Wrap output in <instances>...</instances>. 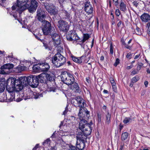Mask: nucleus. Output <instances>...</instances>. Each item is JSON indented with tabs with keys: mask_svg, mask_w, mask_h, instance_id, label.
I'll return each mask as SVG.
<instances>
[{
	"mask_svg": "<svg viewBox=\"0 0 150 150\" xmlns=\"http://www.w3.org/2000/svg\"><path fill=\"white\" fill-rule=\"evenodd\" d=\"M10 82L11 86H9V88H13V91H16V94L17 96H20L18 92L23 88L24 86H25L22 82V80L16 79L15 78L9 79L6 81L7 86H8V83Z\"/></svg>",
	"mask_w": 150,
	"mask_h": 150,
	"instance_id": "f257e3e1",
	"label": "nucleus"
},
{
	"mask_svg": "<svg viewBox=\"0 0 150 150\" xmlns=\"http://www.w3.org/2000/svg\"><path fill=\"white\" fill-rule=\"evenodd\" d=\"M75 100L77 102L79 107L80 108L79 116L83 118L85 117V114H86V117H88L89 116V112L86 108H84V105L86 104L84 100L80 96L76 97Z\"/></svg>",
	"mask_w": 150,
	"mask_h": 150,
	"instance_id": "f03ea898",
	"label": "nucleus"
},
{
	"mask_svg": "<svg viewBox=\"0 0 150 150\" xmlns=\"http://www.w3.org/2000/svg\"><path fill=\"white\" fill-rule=\"evenodd\" d=\"M66 61V58L59 52L55 54L52 59L53 64L57 67L64 65Z\"/></svg>",
	"mask_w": 150,
	"mask_h": 150,
	"instance_id": "7ed1b4c3",
	"label": "nucleus"
},
{
	"mask_svg": "<svg viewBox=\"0 0 150 150\" xmlns=\"http://www.w3.org/2000/svg\"><path fill=\"white\" fill-rule=\"evenodd\" d=\"M6 89L9 93V95H8V97H7V101L10 102L15 100L18 102H20L21 101L22 99V98H19V96H15V95H17L15 93V92L13 91V88H9V86H7Z\"/></svg>",
	"mask_w": 150,
	"mask_h": 150,
	"instance_id": "20e7f679",
	"label": "nucleus"
},
{
	"mask_svg": "<svg viewBox=\"0 0 150 150\" xmlns=\"http://www.w3.org/2000/svg\"><path fill=\"white\" fill-rule=\"evenodd\" d=\"M61 79L64 83L68 85L72 84L74 82V78L73 75L67 72L62 74Z\"/></svg>",
	"mask_w": 150,
	"mask_h": 150,
	"instance_id": "39448f33",
	"label": "nucleus"
},
{
	"mask_svg": "<svg viewBox=\"0 0 150 150\" xmlns=\"http://www.w3.org/2000/svg\"><path fill=\"white\" fill-rule=\"evenodd\" d=\"M41 83H44L46 81L52 80V77L49 74L46 73H43L37 76Z\"/></svg>",
	"mask_w": 150,
	"mask_h": 150,
	"instance_id": "423d86ee",
	"label": "nucleus"
},
{
	"mask_svg": "<svg viewBox=\"0 0 150 150\" xmlns=\"http://www.w3.org/2000/svg\"><path fill=\"white\" fill-rule=\"evenodd\" d=\"M37 16L39 21L43 23V24L45 23L46 15L44 10H38L37 11Z\"/></svg>",
	"mask_w": 150,
	"mask_h": 150,
	"instance_id": "0eeeda50",
	"label": "nucleus"
},
{
	"mask_svg": "<svg viewBox=\"0 0 150 150\" xmlns=\"http://www.w3.org/2000/svg\"><path fill=\"white\" fill-rule=\"evenodd\" d=\"M38 5V2L35 0H31L30 4L26 3L24 5V9H36Z\"/></svg>",
	"mask_w": 150,
	"mask_h": 150,
	"instance_id": "6e6552de",
	"label": "nucleus"
},
{
	"mask_svg": "<svg viewBox=\"0 0 150 150\" xmlns=\"http://www.w3.org/2000/svg\"><path fill=\"white\" fill-rule=\"evenodd\" d=\"M44 27L42 29V30L44 35H47L52 32V29L51 24L48 21H45V23L43 24Z\"/></svg>",
	"mask_w": 150,
	"mask_h": 150,
	"instance_id": "1a4fd4ad",
	"label": "nucleus"
},
{
	"mask_svg": "<svg viewBox=\"0 0 150 150\" xmlns=\"http://www.w3.org/2000/svg\"><path fill=\"white\" fill-rule=\"evenodd\" d=\"M58 26L59 29L63 31H67L69 28L68 23L63 20H60L58 21Z\"/></svg>",
	"mask_w": 150,
	"mask_h": 150,
	"instance_id": "9d476101",
	"label": "nucleus"
},
{
	"mask_svg": "<svg viewBox=\"0 0 150 150\" xmlns=\"http://www.w3.org/2000/svg\"><path fill=\"white\" fill-rule=\"evenodd\" d=\"M30 63L28 61H25L23 62V66H18L15 69L14 71L17 73L20 72L22 71L25 70L27 67H26V66L29 65Z\"/></svg>",
	"mask_w": 150,
	"mask_h": 150,
	"instance_id": "9b49d317",
	"label": "nucleus"
},
{
	"mask_svg": "<svg viewBox=\"0 0 150 150\" xmlns=\"http://www.w3.org/2000/svg\"><path fill=\"white\" fill-rule=\"evenodd\" d=\"M22 3L20 0H17L16 2L13 3V5L12 6V9H22L25 8V7L23 8L25 4L23 5Z\"/></svg>",
	"mask_w": 150,
	"mask_h": 150,
	"instance_id": "f8f14e48",
	"label": "nucleus"
},
{
	"mask_svg": "<svg viewBox=\"0 0 150 150\" xmlns=\"http://www.w3.org/2000/svg\"><path fill=\"white\" fill-rule=\"evenodd\" d=\"M53 41L54 46H57L60 44V40L59 36L57 33L53 32L51 35Z\"/></svg>",
	"mask_w": 150,
	"mask_h": 150,
	"instance_id": "ddd939ff",
	"label": "nucleus"
},
{
	"mask_svg": "<svg viewBox=\"0 0 150 150\" xmlns=\"http://www.w3.org/2000/svg\"><path fill=\"white\" fill-rule=\"evenodd\" d=\"M84 116L85 117L83 118L79 116L81 120L79 124V129L82 131L86 127V125L87 124H87L86 121L84 119V118H85L86 116V114H85Z\"/></svg>",
	"mask_w": 150,
	"mask_h": 150,
	"instance_id": "4468645a",
	"label": "nucleus"
},
{
	"mask_svg": "<svg viewBox=\"0 0 150 150\" xmlns=\"http://www.w3.org/2000/svg\"><path fill=\"white\" fill-rule=\"evenodd\" d=\"M28 80H30L32 81V84H31V86L33 88L37 87L38 85L39 79L38 77L36 76H32V77H28Z\"/></svg>",
	"mask_w": 150,
	"mask_h": 150,
	"instance_id": "2eb2a0df",
	"label": "nucleus"
},
{
	"mask_svg": "<svg viewBox=\"0 0 150 150\" xmlns=\"http://www.w3.org/2000/svg\"><path fill=\"white\" fill-rule=\"evenodd\" d=\"M39 68L41 71H47L49 69L50 67L48 63L44 62L39 64Z\"/></svg>",
	"mask_w": 150,
	"mask_h": 150,
	"instance_id": "dca6fc26",
	"label": "nucleus"
},
{
	"mask_svg": "<svg viewBox=\"0 0 150 150\" xmlns=\"http://www.w3.org/2000/svg\"><path fill=\"white\" fill-rule=\"evenodd\" d=\"M91 125L90 124L86 125L84 129L82 130V132L87 136L90 135L91 132Z\"/></svg>",
	"mask_w": 150,
	"mask_h": 150,
	"instance_id": "f3484780",
	"label": "nucleus"
},
{
	"mask_svg": "<svg viewBox=\"0 0 150 150\" xmlns=\"http://www.w3.org/2000/svg\"><path fill=\"white\" fill-rule=\"evenodd\" d=\"M87 136L82 132L81 134H79L76 136L77 141L85 142L86 141Z\"/></svg>",
	"mask_w": 150,
	"mask_h": 150,
	"instance_id": "a211bd4d",
	"label": "nucleus"
},
{
	"mask_svg": "<svg viewBox=\"0 0 150 150\" xmlns=\"http://www.w3.org/2000/svg\"><path fill=\"white\" fill-rule=\"evenodd\" d=\"M28 77H32L30 76L25 77H24L23 79H22V82H23V83L24 85H25V86H26L28 85L31 86V84H32V81H31L30 80H28Z\"/></svg>",
	"mask_w": 150,
	"mask_h": 150,
	"instance_id": "6ab92c4d",
	"label": "nucleus"
},
{
	"mask_svg": "<svg viewBox=\"0 0 150 150\" xmlns=\"http://www.w3.org/2000/svg\"><path fill=\"white\" fill-rule=\"evenodd\" d=\"M67 39L68 40L70 41L76 40L79 39V37L76 34L71 33L70 35L67 37Z\"/></svg>",
	"mask_w": 150,
	"mask_h": 150,
	"instance_id": "aec40b11",
	"label": "nucleus"
},
{
	"mask_svg": "<svg viewBox=\"0 0 150 150\" xmlns=\"http://www.w3.org/2000/svg\"><path fill=\"white\" fill-rule=\"evenodd\" d=\"M141 18L142 21L147 22L150 20V16L148 14L144 13L141 16Z\"/></svg>",
	"mask_w": 150,
	"mask_h": 150,
	"instance_id": "412c9836",
	"label": "nucleus"
},
{
	"mask_svg": "<svg viewBox=\"0 0 150 150\" xmlns=\"http://www.w3.org/2000/svg\"><path fill=\"white\" fill-rule=\"evenodd\" d=\"M76 146L77 149H78L79 150H82L85 147V142L77 141Z\"/></svg>",
	"mask_w": 150,
	"mask_h": 150,
	"instance_id": "4be33fe9",
	"label": "nucleus"
},
{
	"mask_svg": "<svg viewBox=\"0 0 150 150\" xmlns=\"http://www.w3.org/2000/svg\"><path fill=\"white\" fill-rule=\"evenodd\" d=\"M14 67L13 65L12 64H6L2 66L0 69H6V70H10V69H12Z\"/></svg>",
	"mask_w": 150,
	"mask_h": 150,
	"instance_id": "5701e85b",
	"label": "nucleus"
},
{
	"mask_svg": "<svg viewBox=\"0 0 150 150\" xmlns=\"http://www.w3.org/2000/svg\"><path fill=\"white\" fill-rule=\"evenodd\" d=\"M126 2L125 1L121 0L119 4L118 8H120V9H126Z\"/></svg>",
	"mask_w": 150,
	"mask_h": 150,
	"instance_id": "b1692460",
	"label": "nucleus"
},
{
	"mask_svg": "<svg viewBox=\"0 0 150 150\" xmlns=\"http://www.w3.org/2000/svg\"><path fill=\"white\" fill-rule=\"evenodd\" d=\"M44 5L46 9H55V6L51 4L46 3L44 4Z\"/></svg>",
	"mask_w": 150,
	"mask_h": 150,
	"instance_id": "393cba45",
	"label": "nucleus"
},
{
	"mask_svg": "<svg viewBox=\"0 0 150 150\" xmlns=\"http://www.w3.org/2000/svg\"><path fill=\"white\" fill-rule=\"evenodd\" d=\"M85 57L84 56H82L81 57H79V58L74 56L72 57V60L74 62L79 63H81L82 62V58H85Z\"/></svg>",
	"mask_w": 150,
	"mask_h": 150,
	"instance_id": "a878e982",
	"label": "nucleus"
},
{
	"mask_svg": "<svg viewBox=\"0 0 150 150\" xmlns=\"http://www.w3.org/2000/svg\"><path fill=\"white\" fill-rule=\"evenodd\" d=\"M6 81L4 80L0 81V93L3 92L4 91L6 86Z\"/></svg>",
	"mask_w": 150,
	"mask_h": 150,
	"instance_id": "bb28decb",
	"label": "nucleus"
},
{
	"mask_svg": "<svg viewBox=\"0 0 150 150\" xmlns=\"http://www.w3.org/2000/svg\"><path fill=\"white\" fill-rule=\"evenodd\" d=\"M18 10H8V12L10 14V15H13L14 17H16L17 16V13ZM19 11H22V10H18ZM19 12H21V11H19Z\"/></svg>",
	"mask_w": 150,
	"mask_h": 150,
	"instance_id": "cd10ccee",
	"label": "nucleus"
},
{
	"mask_svg": "<svg viewBox=\"0 0 150 150\" xmlns=\"http://www.w3.org/2000/svg\"><path fill=\"white\" fill-rule=\"evenodd\" d=\"M106 123L109 124L111 120V116L110 114H109L108 112H107L106 115Z\"/></svg>",
	"mask_w": 150,
	"mask_h": 150,
	"instance_id": "c85d7f7f",
	"label": "nucleus"
},
{
	"mask_svg": "<svg viewBox=\"0 0 150 150\" xmlns=\"http://www.w3.org/2000/svg\"><path fill=\"white\" fill-rule=\"evenodd\" d=\"M84 9H87L88 8H89V9H93V8L91 5H90L89 2L86 1L84 4Z\"/></svg>",
	"mask_w": 150,
	"mask_h": 150,
	"instance_id": "c756f323",
	"label": "nucleus"
},
{
	"mask_svg": "<svg viewBox=\"0 0 150 150\" xmlns=\"http://www.w3.org/2000/svg\"><path fill=\"white\" fill-rule=\"evenodd\" d=\"M73 84L72 86H71V88L72 90L76 89L77 91L79 90L80 88L78 85L77 83H73Z\"/></svg>",
	"mask_w": 150,
	"mask_h": 150,
	"instance_id": "7c9ffc66",
	"label": "nucleus"
},
{
	"mask_svg": "<svg viewBox=\"0 0 150 150\" xmlns=\"http://www.w3.org/2000/svg\"><path fill=\"white\" fill-rule=\"evenodd\" d=\"M128 136V133L127 132H125L122 133L121 136V138L122 141H124L126 139Z\"/></svg>",
	"mask_w": 150,
	"mask_h": 150,
	"instance_id": "2f4dec72",
	"label": "nucleus"
},
{
	"mask_svg": "<svg viewBox=\"0 0 150 150\" xmlns=\"http://www.w3.org/2000/svg\"><path fill=\"white\" fill-rule=\"evenodd\" d=\"M132 40V39H130L128 41L127 44H126L124 42H122V44L125 45V47L127 49H130L131 48L132 46L128 45L130 43H131Z\"/></svg>",
	"mask_w": 150,
	"mask_h": 150,
	"instance_id": "473e14b6",
	"label": "nucleus"
},
{
	"mask_svg": "<svg viewBox=\"0 0 150 150\" xmlns=\"http://www.w3.org/2000/svg\"><path fill=\"white\" fill-rule=\"evenodd\" d=\"M33 69L36 72H40V69L39 68V64L38 65H35L33 66Z\"/></svg>",
	"mask_w": 150,
	"mask_h": 150,
	"instance_id": "72a5a7b5",
	"label": "nucleus"
},
{
	"mask_svg": "<svg viewBox=\"0 0 150 150\" xmlns=\"http://www.w3.org/2000/svg\"><path fill=\"white\" fill-rule=\"evenodd\" d=\"M11 71L10 70H6V69H1L0 70V74H9Z\"/></svg>",
	"mask_w": 150,
	"mask_h": 150,
	"instance_id": "f704fd0d",
	"label": "nucleus"
},
{
	"mask_svg": "<svg viewBox=\"0 0 150 150\" xmlns=\"http://www.w3.org/2000/svg\"><path fill=\"white\" fill-rule=\"evenodd\" d=\"M89 35L88 34H84L83 38L81 41L83 43H84L86 40H88L89 38Z\"/></svg>",
	"mask_w": 150,
	"mask_h": 150,
	"instance_id": "c9c22d12",
	"label": "nucleus"
},
{
	"mask_svg": "<svg viewBox=\"0 0 150 150\" xmlns=\"http://www.w3.org/2000/svg\"><path fill=\"white\" fill-rule=\"evenodd\" d=\"M48 12L51 15H55L57 13V11L56 10H48Z\"/></svg>",
	"mask_w": 150,
	"mask_h": 150,
	"instance_id": "e433bc0d",
	"label": "nucleus"
},
{
	"mask_svg": "<svg viewBox=\"0 0 150 150\" xmlns=\"http://www.w3.org/2000/svg\"><path fill=\"white\" fill-rule=\"evenodd\" d=\"M113 4L117 8H118L119 4L121 0H112Z\"/></svg>",
	"mask_w": 150,
	"mask_h": 150,
	"instance_id": "4c0bfd02",
	"label": "nucleus"
},
{
	"mask_svg": "<svg viewBox=\"0 0 150 150\" xmlns=\"http://www.w3.org/2000/svg\"><path fill=\"white\" fill-rule=\"evenodd\" d=\"M132 121V120L130 118L126 117L123 121V122L125 124H127L129 123Z\"/></svg>",
	"mask_w": 150,
	"mask_h": 150,
	"instance_id": "58836bf2",
	"label": "nucleus"
},
{
	"mask_svg": "<svg viewBox=\"0 0 150 150\" xmlns=\"http://www.w3.org/2000/svg\"><path fill=\"white\" fill-rule=\"evenodd\" d=\"M135 32L136 34L137 35H141L142 34L141 31L140 29L138 27L136 28Z\"/></svg>",
	"mask_w": 150,
	"mask_h": 150,
	"instance_id": "ea45409f",
	"label": "nucleus"
},
{
	"mask_svg": "<svg viewBox=\"0 0 150 150\" xmlns=\"http://www.w3.org/2000/svg\"><path fill=\"white\" fill-rule=\"evenodd\" d=\"M93 10H83L82 12L84 13V11L86 13V15L87 14L88 15L92 14L93 13Z\"/></svg>",
	"mask_w": 150,
	"mask_h": 150,
	"instance_id": "a19ab883",
	"label": "nucleus"
},
{
	"mask_svg": "<svg viewBox=\"0 0 150 150\" xmlns=\"http://www.w3.org/2000/svg\"><path fill=\"white\" fill-rule=\"evenodd\" d=\"M50 139H47L42 143L43 145L45 146L46 145H48L50 143Z\"/></svg>",
	"mask_w": 150,
	"mask_h": 150,
	"instance_id": "79ce46f5",
	"label": "nucleus"
},
{
	"mask_svg": "<svg viewBox=\"0 0 150 150\" xmlns=\"http://www.w3.org/2000/svg\"><path fill=\"white\" fill-rule=\"evenodd\" d=\"M139 79V77L138 76H136L133 78L132 79V82L133 83H135Z\"/></svg>",
	"mask_w": 150,
	"mask_h": 150,
	"instance_id": "37998d69",
	"label": "nucleus"
},
{
	"mask_svg": "<svg viewBox=\"0 0 150 150\" xmlns=\"http://www.w3.org/2000/svg\"><path fill=\"white\" fill-rule=\"evenodd\" d=\"M146 28H147V32L148 34H150V22L147 23L146 25Z\"/></svg>",
	"mask_w": 150,
	"mask_h": 150,
	"instance_id": "c03bdc74",
	"label": "nucleus"
},
{
	"mask_svg": "<svg viewBox=\"0 0 150 150\" xmlns=\"http://www.w3.org/2000/svg\"><path fill=\"white\" fill-rule=\"evenodd\" d=\"M59 45H58L56 47H57V50L59 52H61L63 50V47H61V46H57Z\"/></svg>",
	"mask_w": 150,
	"mask_h": 150,
	"instance_id": "a18cd8bd",
	"label": "nucleus"
},
{
	"mask_svg": "<svg viewBox=\"0 0 150 150\" xmlns=\"http://www.w3.org/2000/svg\"><path fill=\"white\" fill-rule=\"evenodd\" d=\"M112 85V88L114 91L116 92V91L117 87L116 85V83L115 82L114 83H113L111 84Z\"/></svg>",
	"mask_w": 150,
	"mask_h": 150,
	"instance_id": "49530a36",
	"label": "nucleus"
},
{
	"mask_svg": "<svg viewBox=\"0 0 150 150\" xmlns=\"http://www.w3.org/2000/svg\"><path fill=\"white\" fill-rule=\"evenodd\" d=\"M68 150H77L75 146L71 145L69 146V148Z\"/></svg>",
	"mask_w": 150,
	"mask_h": 150,
	"instance_id": "de8ad7c7",
	"label": "nucleus"
},
{
	"mask_svg": "<svg viewBox=\"0 0 150 150\" xmlns=\"http://www.w3.org/2000/svg\"><path fill=\"white\" fill-rule=\"evenodd\" d=\"M120 63V60L119 59L117 58L115 61V62L114 64V65L115 67H116L117 65H118Z\"/></svg>",
	"mask_w": 150,
	"mask_h": 150,
	"instance_id": "09e8293b",
	"label": "nucleus"
},
{
	"mask_svg": "<svg viewBox=\"0 0 150 150\" xmlns=\"http://www.w3.org/2000/svg\"><path fill=\"white\" fill-rule=\"evenodd\" d=\"M139 72V71H138L137 69H134L132 71L131 74L132 75H134L136 74H137Z\"/></svg>",
	"mask_w": 150,
	"mask_h": 150,
	"instance_id": "8fccbe9b",
	"label": "nucleus"
},
{
	"mask_svg": "<svg viewBox=\"0 0 150 150\" xmlns=\"http://www.w3.org/2000/svg\"><path fill=\"white\" fill-rule=\"evenodd\" d=\"M39 147V144H37L34 148H33V150H38Z\"/></svg>",
	"mask_w": 150,
	"mask_h": 150,
	"instance_id": "3c124183",
	"label": "nucleus"
},
{
	"mask_svg": "<svg viewBox=\"0 0 150 150\" xmlns=\"http://www.w3.org/2000/svg\"><path fill=\"white\" fill-rule=\"evenodd\" d=\"M115 14L117 16H119L120 14V10H116Z\"/></svg>",
	"mask_w": 150,
	"mask_h": 150,
	"instance_id": "603ef678",
	"label": "nucleus"
},
{
	"mask_svg": "<svg viewBox=\"0 0 150 150\" xmlns=\"http://www.w3.org/2000/svg\"><path fill=\"white\" fill-rule=\"evenodd\" d=\"M110 53L111 54H112L113 53V47L112 44H111L110 45Z\"/></svg>",
	"mask_w": 150,
	"mask_h": 150,
	"instance_id": "864d4df0",
	"label": "nucleus"
},
{
	"mask_svg": "<svg viewBox=\"0 0 150 150\" xmlns=\"http://www.w3.org/2000/svg\"><path fill=\"white\" fill-rule=\"evenodd\" d=\"M49 91L50 92H54L55 91V89L54 88L51 87L50 88Z\"/></svg>",
	"mask_w": 150,
	"mask_h": 150,
	"instance_id": "5fc2aeb1",
	"label": "nucleus"
},
{
	"mask_svg": "<svg viewBox=\"0 0 150 150\" xmlns=\"http://www.w3.org/2000/svg\"><path fill=\"white\" fill-rule=\"evenodd\" d=\"M44 46L45 47V49L48 50H50V48L49 47V46L47 45H44Z\"/></svg>",
	"mask_w": 150,
	"mask_h": 150,
	"instance_id": "6e6d98bb",
	"label": "nucleus"
},
{
	"mask_svg": "<svg viewBox=\"0 0 150 150\" xmlns=\"http://www.w3.org/2000/svg\"><path fill=\"white\" fill-rule=\"evenodd\" d=\"M133 67V65L132 64L131 65L129 66H128L126 67V69H129L132 68Z\"/></svg>",
	"mask_w": 150,
	"mask_h": 150,
	"instance_id": "4d7b16f0",
	"label": "nucleus"
},
{
	"mask_svg": "<svg viewBox=\"0 0 150 150\" xmlns=\"http://www.w3.org/2000/svg\"><path fill=\"white\" fill-rule=\"evenodd\" d=\"M6 0H0V5H2Z\"/></svg>",
	"mask_w": 150,
	"mask_h": 150,
	"instance_id": "13d9d810",
	"label": "nucleus"
},
{
	"mask_svg": "<svg viewBox=\"0 0 150 150\" xmlns=\"http://www.w3.org/2000/svg\"><path fill=\"white\" fill-rule=\"evenodd\" d=\"M126 57L127 58H129V59H130L131 57V54L129 53L127 54L126 56Z\"/></svg>",
	"mask_w": 150,
	"mask_h": 150,
	"instance_id": "bf43d9fd",
	"label": "nucleus"
},
{
	"mask_svg": "<svg viewBox=\"0 0 150 150\" xmlns=\"http://www.w3.org/2000/svg\"><path fill=\"white\" fill-rule=\"evenodd\" d=\"M110 82L111 84H112V83H114L115 82V81L114 80V79L112 78H110Z\"/></svg>",
	"mask_w": 150,
	"mask_h": 150,
	"instance_id": "052dcab7",
	"label": "nucleus"
},
{
	"mask_svg": "<svg viewBox=\"0 0 150 150\" xmlns=\"http://www.w3.org/2000/svg\"><path fill=\"white\" fill-rule=\"evenodd\" d=\"M140 56V54H138L137 55H135L134 56V59H138L139 57Z\"/></svg>",
	"mask_w": 150,
	"mask_h": 150,
	"instance_id": "680f3d73",
	"label": "nucleus"
},
{
	"mask_svg": "<svg viewBox=\"0 0 150 150\" xmlns=\"http://www.w3.org/2000/svg\"><path fill=\"white\" fill-rule=\"evenodd\" d=\"M28 0H20V1H21V2H22L23 3L25 2L27 3L28 1Z\"/></svg>",
	"mask_w": 150,
	"mask_h": 150,
	"instance_id": "e2e57ef3",
	"label": "nucleus"
},
{
	"mask_svg": "<svg viewBox=\"0 0 150 150\" xmlns=\"http://www.w3.org/2000/svg\"><path fill=\"white\" fill-rule=\"evenodd\" d=\"M144 84L146 87H147L148 84V82L147 81H145L144 82Z\"/></svg>",
	"mask_w": 150,
	"mask_h": 150,
	"instance_id": "0e129e2a",
	"label": "nucleus"
},
{
	"mask_svg": "<svg viewBox=\"0 0 150 150\" xmlns=\"http://www.w3.org/2000/svg\"><path fill=\"white\" fill-rule=\"evenodd\" d=\"M141 67H139V66H137V70L138 71H139L140 70V69H141Z\"/></svg>",
	"mask_w": 150,
	"mask_h": 150,
	"instance_id": "69168bd1",
	"label": "nucleus"
},
{
	"mask_svg": "<svg viewBox=\"0 0 150 150\" xmlns=\"http://www.w3.org/2000/svg\"><path fill=\"white\" fill-rule=\"evenodd\" d=\"M35 10H28L29 11L30 13H32L35 12Z\"/></svg>",
	"mask_w": 150,
	"mask_h": 150,
	"instance_id": "338daca9",
	"label": "nucleus"
},
{
	"mask_svg": "<svg viewBox=\"0 0 150 150\" xmlns=\"http://www.w3.org/2000/svg\"><path fill=\"white\" fill-rule=\"evenodd\" d=\"M146 71L148 73L150 74V66L149 68Z\"/></svg>",
	"mask_w": 150,
	"mask_h": 150,
	"instance_id": "774afa93",
	"label": "nucleus"
}]
</instances>
